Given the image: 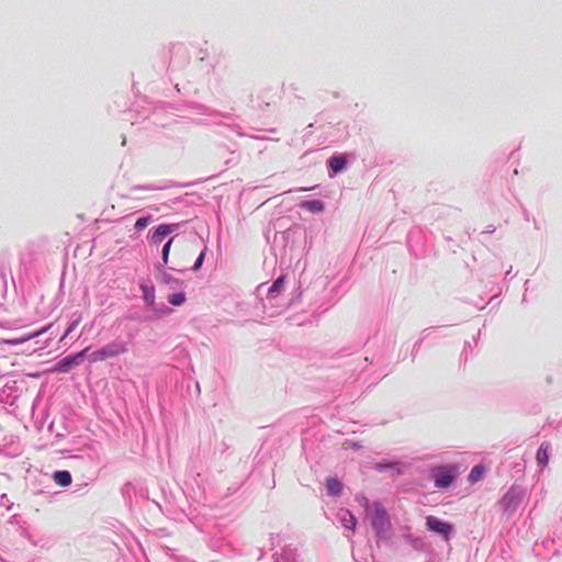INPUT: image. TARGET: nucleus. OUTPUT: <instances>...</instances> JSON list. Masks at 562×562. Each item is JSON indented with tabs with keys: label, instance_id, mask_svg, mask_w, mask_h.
I'll list each match as a JSON object with an SVG mask.
<instances>
[{
	"label": "nucleus",
	"instance_id": "obj_5",
	"mask_svg": "<svg viewBox=\"0 0 562 562\" xmlns=\"http://www.w3.org/2000/svg\"><path fill=\"white\" fill-rule=\"evenodd\" d=\"M282 91H283V88L279 87V86L266 87V88H262L258 92L257 98L259 100H262L263 102H266L267 105H270L271 103H276L277 100L281 99Z\"/></svg>",
	"mask_w": 562,
	"mask_h": 562
},
{
	"label": "nucleus",
	"instance_id": "obj_23",
	"mask_svg": "<svg viewBox=\"0 0 562 562\" xmlns=\"http://www.w3.org/2000/svg\"><path fill=\"white\" fill-rule=\"evenodd\" d=\"M306 190H307V189H305V188H301V189H299L297 191H306Z\"/></svg>",
	"mask_w": 562,
	"mask_h": 562
},
{
	"label": "nucleus",
	"instance_id": "obj_21",
	"mask_svg": "<svg viewBox=\"0 0 562 562\" xmlns=\"http://www.w3.org/2000/svg\"><path fill=\"white\" fill-rule=\"evenodd\" d=\"M150 222V217H140L135 223V228L137 231H143Z\"/></svg>",
	"mask_w": 562,
	"mask_h": 562
},
{
	"label": "nucleus",
	"instance_id": "obj_3",
	"mask_svg": "<svg viewBox=\"0 0 562 562\" xmlns=\"http://www.w3.org/2000/svg\"><path fill=\"white\" fill-rule=\"evenodd\" d=\"M89 349L90 348L87 347L74 356L63 358L60 361L56 363L53 371L69 372L74 367L80 366L83 361V356L88 352Z\"/></svg>",
	"mask_w": 562,
	"mask_h": 562
},
{
	"label": "nucleus",
	"instance_id": "obj_14",
	"mask_svg": "<svg viewBox=\"0 0 562 562\" xmlns=\"http://www.w3.org/2000/svg\"><path fill=\"white\" fill-rule=\"evenodd\" d=\"M284 280H285V278L283 276H281L272 283V285L269 288V291H268V293L271 297H276L281 292V290L284 285Z\"/></svg>",
	"mask_w": 562,
	"mask_h": 562
},
{
	"label": "nucleus",
	"instance_id": "obj_22",
	"mask_svg": "<svg viewBox=\"0 0 562 562\" xmlns=\"http://www.w3.org/2000/svg\"><path fill=\"white\" fill-rule=\"evenodd\" d=\"M204 256H205V252H204V251H202V252L199 255V257H198V259H196V261H195V263H194V266H193V269H194V270H199V269L201 268V266H202V263H203V260H204Z\"/></svg>",
	"mask_w": 562,
	"mask_h": 562
},
{
	"label": "nucleus",
	"instance_id": "obj_16",
	"mask_svg": "<svg viewBox=\"0 0 562 562\" xmlns=\"http://www.w3.org/2000/svg\"><path fill=\"white\" fill-rule=\"evenodd\" d=\"M47 330V328H43L36 333H33L29 336H25V337H22V338H19V339H11V340H5L7 344H10V345H18V344H22V342H25L32 338H35V337H38L41 335H43L45 331Z\"/></svg>",
	"mask_w": 562,
	"mask_h": 562
},
{
	"label": "nucleus",
	"instance_id": "obj_10",
	"mask_svg": "<svg viewBox=\"0 0 562 562\" xmlns=\"http://www.w3.org/2000/svg\"><path fill=\"white\" fill-rule=\"evenodd\" d=\"M301 207L305 209L312 213H319L324 211L325 205L319 200H308L301 203Z\"/></svg>",
	"mask_w": 562,
	"mask_h": 562
},
{
	"label": "nucleus",
	"instance_id": "obj_7",
	"mask_svg": "<svg viewBox=\"0 0 562 562\" xmlns=\"http://www.w3.org/2000/svg\"><path fill=\"white\" fill-rule=\"evenodd\" d=\"M177 224H161L157 226L150 237L151 244H159L165 237L171 234L176 228Z\"/></svg>",
	"mask_w": 562,
	"mask_h": 562
},
{
	"label": "nucleus",
	"instance_id": "obj_1",
	"mask_svg": "<svg viewBox=\"0 0 562 562\" xmlns=\"http://www.w3.org/2000/svg\"><path fill=\"white\" fill-rule=\"evenodd\" d=\"M128 344L121 339H115L102 346L98 350L91 352L88 357L90 363L102 362L108 359L120 357L128 352Z\"/></svg>",
	"mask_w": 562,
	"mask_h": 562
},
{
	"label": "nucleus",
	"instance_id": "obj_19",
	"mask_svg": "<svg viewBox=\"0 0 562 562\" xmlns=\"http://www.w3.org/2000/svg\"><path fill=\"white\" fill-rule=\"evenodd\" d=\"M173 241V238H170L164 246L162 248V261L164 263H167L168 262V258H169V252H170V248H171V244Z\"/></svg>",
	"mask_w": 562,
	"mask_h": 562
},
{
	"label": "nucleus",
	"instance_id": "obj_17",
	"mask_svg": "<svg viewBox=\"0 0 562 562\" xmlns=\"http://www.w3.org/2000/svg\"><path fill=\"white\" fill-rule=\"evenodd\" d=\"M168 302L171 305L180 306L186 302V295H184V293H173V294L169 295Z\"/></svg>",
	"mask_w": 562,
	"mask_h": 562
},
{
	"label": "nucleus",
	"instance_id": "obj_12",
	"mask_svg": "<svg viewBox=\"0 0 562 562\" xmlns=\"http://www.w3.org/2000/svg\"><path fill=\"white\" fill-rule=\"evenodd\" d=\"M326 487H327L328 494L334 495V496L339 495L341 492V483L337 479H334V477H328L326 480Z\"/></svg>",
	"mask_w": 562,
	"mask_h": 562
},
{
	"label": "nucleus",
	"instance_id": "obj_9",
	"mask_svg": "<svg viewBox=\"0 0 562 562\" xmlns=\"http://www.w3.org/2000/svg\"><path fill=\"white\" fill-rule=\"evenodd\" d=\"M53 480L57 485L61 487L69 486L72 481L70 472L66 470L56 471L53 474Z\"/></svg>",
	"mask_w": 562,
	"mask_h": 562
},
{
	"label": "nucleus",
	"instance_id": "obj_15",
	"mask_svg": "<svg viewBox=\"0 0 562 562\" xmlns=\"http://www.w3.org/2000/svg\"><path fill=\"white\" fill-rule=\"evenodd\" d=\"M485 473V468L481 464L475 465L472 468L470 474H469V481L472 483H475L480 481Z\"/></svg>",
	"mask_w": 562,
	"mask_h": 562
},
{
	"label": "nucleus",
	"instance_id": "obj_13",
	"mask_svg": "<svg viewBox=\"0 0 562 562\" xmlns=\"http://www.w3.org/2000/svg\"><path fill=\"white\" fill-rule=\"evenodd\" d=\"M346 166V159L341 156H334L329 159V167L336 173L341 171Z\"/></svg>",
	"mask_w": 562,
	"mask_h": 562
},
{
	"label": "nucleus",
	"instance_id": "obj_18",
	"mask_svg": "<svg viewBox=\"0 0 562 562\" xmlns=\"http://www.w3.org/2000/svg\"><path fill=\"white\" fill-rule=\"evenodd\" d=\"M143 293H144V300L149 304L153 305L155 301V290L154 288H149L147 285L142 286Z\"/></svg>",
	"mask_w": 562,
	"mask_h": 562
},
{
	"label": "nucleus",
	"instance_id": "obj_4",
	"mask_svg": "<svg viewBox=\"0 0 562 562\" xmlns=\"http://www.w3.org/2000/svg\"><path fill=\"white\" fill-rule=\"evenodd\" d=\"M426 527L428 530L442 535L448 539L449 535L452 532L453 527L452 525L441 521L435 516H427L426 517Z\"/></svg>",
	"mask_w": 562,
	"mask_h": 562
},
{
	"label": "nucleus",
	"instance_id": "obj_11",
	"mask_svg": "<svg viewBox=\"0 0 562 562\" xmlns=\"http://www.w3.org/2000/svg\"><path fill=\"white\" fill-rule=\"evenodd\" d=\"M340 521L346 529L353 530L356 527V518L349 510H341Z\"/></svg>",
	"mask_w": 562,
	"mask_h": 562
},
{
	"label": "nucleus",
	"instance_id": "obj_6",
	"mask_svg": "<svg viewBox=\"0 0 562 562\" xmlns=\"http://www.w3.org/2000/svg\"><path fill=\"white\" fill-rule=\"evenodd\" d=\"M435 485L437 487L443 488L448 487L456 479V475L452 473L451 469L441 468L434 474Z\"/></svg>",
	"mask_w": 562,
	"mask_h": 562
},
{
	"label": "nucleus",
	"instance_id": "obj_20",
	"mask_svg": "<svg viewBox=\"0 0 562 562\" xmlns=\"http://www.w3.org/2000/svg\"><path fill=\"white\" fill-rule=\"evenodd\" d=\"M80 322H81V316H79L76 321L71 322L69 324V326L67 327V329H66L64 336L61 337V339H64L67 336H69L70 333H72L77 328V326L79 325Z\"/></svg>",
	"mask_w": 562,
	"mask_h": 562
},
{
	"label": "nucleus",
	"instance_id": "obj_2",
	"mask_svg": "<svg viewBox=\"0 0 562 562\" xmlns=\"http://www.w3.org/2000/svg\"><path fill=\"white\" fill-rule=\"evenodd\" d=\"M370 518H371L372 527L374 528V530L378 533H384L389 530V528H390L389 517H387L385 509L381 505L374 504V506L370 513Z\"/></svg>",
	"mask_w": 562,
	"mask_h": 562
},
{
	"label": "nucleus",
	"instance_id": "obj_8",
	"mask_svg": "<svg viewBox=\"0 0 562 562\" xmlns=\"http://www.w3.org/2000/svg\"><path fill=\"white\" fill-rule=\"evenodd\" d=\"M549 450H550V443L549 442H542L537 451V463L544 468L547 467L549 462Z\"/></svg>",
	"mask_w": 562,
	"mask_h": 562
}]
</instances>
